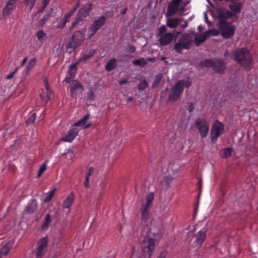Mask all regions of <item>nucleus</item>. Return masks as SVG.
Returning a JSON list of instances; mask_svg holds the SVG:
<instances>
[{
  "label": "nucleus",
  "instance_id": "ddd939ff",
  "mask_svg": "<svg viewBox=\"0 0 258 258\" xmlns=\"http://www.w3.org/2000/svg\"><path fill=\"white\" fill-rule=\"evenodd\" d=\"M92 9V4L87 3L79 10L78 17L79 19H83L86 17L90 12Z\"/></svg>",
  "mask_w": 258,
  "mask_h": 258
},
{
  "label": "nucleus",
  "instance_id": "dca6fc26",
  "mask_svg": "<svg viewBox=\"0 0 258 258\" xmlns=\"http://www.w3.org/2000/svg\"><path fill=\"white\" fill-rule=\"evenodd\" d=\"M154 199V194L151 192L146 196L145 202L143 203L141 210H148Z\"/></svg>",
  "mask_w": 258,
  "mask_h": 258
},
{
  "label": "nucleus",
  "instance_id": "bf43d9fd",
  "mask_svg": "<svg viewBox=\"0 0 258 258\" xmlns=\"http://www.w3.org/2000/svg\"><path fill=\"white\" fill-rule=\"evenodd\" d=\"M43 249L37 248V251L36 252V256L42 257L43 256Z\"/></svg>",
  "mask_w": 258,
  "mask_h": 258
},
{
  "label": "nucleus",
  "instance_id": "e433bc0d",
  "mask_svg": "<svg viewBox=\"0 0 258 258\" xmlns=\"http://www.w3.org/2000/svg\"><path fill=\"white\" fill-rule=\"evenodd\" d=\"M133 63L135 66L143 67L146 66L147 62L143 58H141V59L134 60L133 61Z\"/></svg>",
  "mask_w": 258,
  "mask_h": 258
},
{
  "label": "nucleus",
  "instance_id": "5fc2aeb1",
  "mask_svg": "<svg viewBox=\"0 0 258 258\" xmlns=\"http://www.w3.org/2000/svg\"><path fill=\"white\" fill-rule=\"evenodd\" d=\"M76 8H75L73 10H72L71 12L68 13V14H66L64 18L68 20V19L72 16V15L76 11Z\"/></svg>",
  "mask_w": 258,
  "mask_h": 258
},
{
  "label": "nucleus",
  "instance_id": "f257e3e1",
  "mask_svg": "<svg viewBox=\"0 0 258 258\" xmlns=\"http://www.w3.org/2000/svg\"><path fill=\"white\" fill-rule=\"evenodd\" d=\"M229 55L245 70H250L252 69L253 66L252 56L249 50L246 48L237 49L231 53H229L228 51L226 50L224 56L227 57Z\"/></svg>",
  "mask_w": 258,
  "mask_h": 258
},
{
  "label": "nucleus",
  "instance_id": "aec40b11",
  "mask_svg": "<svg viewBox=\"0 0 258 258\" xmlns=\"http://www.w3.org/2000/svg\"><path fill=\"white\" fill-rule=\"evenodd\" d=\"M179 5L171 2L168 4L167 9V14L169 16H173L177 12Z\"/></svg>",
  "mask_w": 258,
  "mask_h": 258
},
{
  "label": "nucleus",
  "instance_id": "4468645a",
  "mask_svg": "<svg viewBox=\"0 0 258 258\" xmlns=\"http://www.w3.org/2000/svg\"><path fill=\"white\" fill-rule=\"evenodd\" d=\"M174 35L172 33H167L160 36L159 39L160 44L162 46L167 45L170 43L173 39Z\"/></svg>",
  "mask_w": 258,
  "mask_h": 258
},
{
  "label": "nucleus",
  "instance_id": "1a4fd4ad",
  "mask_svg": "<svg viewBox=\"0 0 258 258\" xmlns=\"http://www.w3.org/2000/svg\"><path fill=\"white\" fill-rule=\"evenodd\" d=\"M106 20V17L101 16L93 22L88 29V35L89 38L92 37L97 31L104 25Z\"/></svg>",
  "mask_w": 258,
  "mask_h": 258
},
{
  "label": "nucleus",
  "instance_id": "3c124183",
  "mask_svg": "<svg viewBox=\"0 0 258 258\" xmlns=\"http://www.w3.org/2000/svg\"><path fill=\"white\" fill-rule=\"evenodd\" d=\"M167 253V251L164 250L160 252L159 255L157 258H165Z\"/></svg>",
  "mask_w": 258,
  "mask_h": 258
},
{
  "label": "nucleus",
  "instance_id": "052dcab7",
  "mask_svg": "<svg viewBox=\"0 0 258 258\" xmlns=\"http://www.w3.org/2000/svg\"><path fill=\"white\" fill-rule=\"evenodd\" d=\"M89 177H86L85 181H84V186L88 188L89 187Z\"/></svg>",
  "mask_w": 258,
  "mask_h": 258
},
{
  "label": "nucleus",
  "instance_id": "c756f323",
  "mask_svg": "<svg viewBox=\"0 0 258 258\" xmlns=\"http://www.w3.org/2000/svg\"><path fill=\"white\" fill-rule=\"evenodd\" d=\"M178 25V19L171 18L167 20V25L170 28H175Z\"/></svg>",
  "mask_w": 258,
  "mask_h": 258
},
{
  "label": "nucleus",
  "instance_id": "a19ab883",
  "mask_svg": "<svg viewBox=\"0 0 258 258\" xmlns=\"http://www.w3.org/2000/svg\"><path fill=\"white\" fill-rule=\"evenodd\" d=\"M35 0H23L25 5L30 6V11H31L35 4Z\"/></svg>",
  "mask_w": 258,
  "mask_h": 258
},
{
  "label": "nucleus",
  "instance_id": "b1692460",
  "mask_svg": "<svg viewBox=\"0 0 258 258\" xmlns=\"http://www.w3.org/2000/svg\"><path fill=\"white\" fill-rule=\"evenodd\" d=\"M36 61L37 59L35 57L30 60L25 69V72L27 75H28L30 72L32 70L36 63Z\"/></svg>",
  "mask_w": 258,
  "mask_h": 258
},
{
  "label": "nucleus",
  "instance_id": "2f4dec72",
  "mask_svg": "<svg viewBox=\"0 0 258 258\" xmlns=\"http://www.w3.org/2000/svg\"><path fill=\"white\" fill-rule=\"evenodd\" d=\"M183 49H188V48L185 45L182 44L179 41L174 44V50L176 52L180 53Z\"/></svg>",
  "mask_w": 258,
  "mask_h": 258
},
{
  "label": "nucleus",
  "instance_id": "c9c22d12",
  "mask_svg": "<svg viewBox=\"0 0 258 258\" xmlns=\"http://www.w3.org/2000/svg\"><path fill=\"white\" fill-rule=\"evenodd\" d=\"M37 205V203L36 200L32 199L28 203L26 210H36Z\"/></svg>",
  "mask_w": 258,
  "mask_h": 258
},
{
  "label": "nucleus",
  "instance_id": "9b49d317",
  "mask_svg": "<svg viewBox=\"0 0 258 258\" xmlns=\"http://www.w3.org/2000/svg\"><path fill=\"white\" fill-rule=\"evenodd\" d=\"M18 0H8L3 8L2 15L4 17L10 16L16 9Z\"/></svg>",
  "mask_w": 258,
  "mask_h": 258
},
{
  "label": "nucleus",
  "instance_id": "412c9836",
  "mask_svg": "<svg viewBox=\"0 0 258 258\" xmlns=\"http://www.w3.org/2000/svg\"><path fill=\"white\" fill-rule=\"evenodd\" d=\"M51 95V92L48 86L47 85L46 86V92L44 94H40V97L41 98L42 101L43 103L46 104L47 103L50 99Z\"/></svg>",
  "mask_w": 258,
  "mask_h": 258
},
{
  "label": "nucleus",
  "instance_id": "6ab92c4d",
  "mask_svg": "<svg viewBox=\"0 0 258 258\" xmlns=\"http://www.w3.org/2000/svg\"><path fill=\"white\" fill-rule=\"evenodd\" d=\"M194 237H196L195 242L197 245H202L206 238V233L205 231H200L194 234Z\"/></svg>",
  "mask_w": 258,
  "mask_h": 258
},
{
  "label": "nucleus",
  "instance_id": "4be33fe9",
  "mask_svg": "<svg viewBox=\"0 0 258 258\" xmlns=\"http://www.w3.org/2000/svg\"><path fill=\"white\" fill-rule=\"evenodd\" d=\"M173 180V178L171 176H166L161 181V184L162 188L164 189L167 190L170 187V184Z\"/></svg>",
  "mask_w": 258,
  "mask_h": 258
},
{
  "label": "nucleus",
  "instance_id": "37998d69",
  "mask_svg": "<svg viewBox=\"0 0 258 258\" xmlns=\"http://www.w3.org/2000/svg\"><path fill=\"white\" fill-rule=\"evenodd\" d=\"M46 165L45 163H43L40 167L38 171V173L37 175V178H39L41 175L43 174V173L46 170Z\"/></svg>",
  "mask_w": 258,
  "mask_h": 258
},
{
  "label": "nucleus",
  "instance_id": "de8ad7c7",
  "mask_svg": "<svg viewBox=\"0 0 258 258\" xmlns=\"http://www.w3.org/2000/svg\"><path fill=\"white\" fill-rule=\"evenodd\" d=\"M48 20L49 19L46 16L44 15L43 18L39 21V26L42 27Z\"/></svg>",
  "mask_w": 258,
  "mask_h": 258
},
{
  "label": "nucleus",
  "instance_id": "c03bdc74",
  "mask_svg": "<svg viewBox=\"0 0 258 258\" xmlns=\"http://www.w3.org/2000/svg\"><path fill=\"white\" fill-rule=\"evenodd\" d=\"M36 115L35 113H33L32 114H31L28 119L26 120V123L27 124H31L33 123L36 119Z\"/></svg>",
  "mask_w": 258,
  "mask_h": 258
},
{
  "label": "nucleus",
  "instance_id": "2eb2a0df",
  "mask_svg": "<svg viewBox=\"0 0 258 258\" xmlns=\"http://www.w3.org/2000/svg\"><path fill=\"white\" fill-rule=\"evenodd\" d=\"M180 42L185 45L188 49L190 47L192 43V40L190 38L189 35L187 33H184L182 34L178 40Z\"/></svg>",
  "mask_w": 258,
  "mask_h": 258
},
{
  "label": "nucleus",
  "instance_id": "cd10ccee",
  "mask_svg": "<svg viewBox=\"0 0 258 258\" xmlns=\"http://www.w3.org/2000/svg\"><path fill=\"white\" fill-rule=\"evenodd\" d=\"M56 188L55 187H52L46 194L45 198L43 201L44 203H48L52 199L54 194H55Z\"/></svg>",
  "mask_w": 258,
  "mask_h": 258
},
{
  "label": "nucleus",
  "instance_id": "6e6552de",
  "mask_svg": "<svg viewBox=\"0 0 258 258\" xmlns=\"http://www.w3.org/2000/svg\"><path fill=\"white\" fill-rule=\"evenodd\" d=\"M84 40V33L80 31H76L71 41H70L67 46V49L69 48L74 49L79 46Z\"/></svg>",
  "mask_w": 258,
  "mask_h": 258
},
{
  "label": "nucleus",
  "instance_id": "72a5a7b5",
  "mask_svg": "<svg viewBox=\"0 0 258 258\" xmlns=\"http://www.w3.org/2000/svg\"><path fill=\"white\" fill-rule=\"evenodd\" d=\"M51 222L50 215L48 214L44 218V221L41 226V229L45 230L47 229Z\"/></svg>",
  "mask_w": 258,
  "mask_h": 258
},
{
  "label": "nucleus",
  "instance_id": "864d4df0",
  "mask_svg": "<svg viewBox=\"0 0 258 258\" xmlns=\"http://www.w3.org/2000/svg\"><path fill=\"white\" fill-rule=\"evenodd\" d=\"M75 77L70 76L69 77H66L64 80V81H65L67 83H71L74 81L75 80H73L74 78Z\"/></svg>",
  "mask_w": 258,
  "mask_h": 258
},
{
  "label": "nucleus",
  "instance_id": "4d7b16f0",
  "mask_svg": "<svg viewBox=\"0 0 258 258\" xmlns=\"http://www.w3.org/2000/svg\"><path fill=\"white\" fill-rule=\"evenodd\" d=\"M136 51V47L133 45H130L128 46V51L130 53H134Z\"/></svg>",
  "mask_w": 258,
  "mask_h": 258
},
{
  "label": "nucleus",
  "instance_id": "4c0bfd02",
  "mask_svg": "<svg viewBox=\"0 0 258 258\" xmlns=\"http://www.w3.org/2000/svg\"><path fill=\"white\" fill-rule=\"evenodd\" d=\"M9 242L7 243L0 250V254L7 255L10 251Z\"/></svg>",
  "mask_w": 258,
  "mask_h": 258
},
{
  "label": "nucleus",
  "instance_id": "f704fd0d",
  "mask_svg": "<svg viewBox=\"0 0 258 258\" xmlns=\"http://www.w3.org/2000/svg\"><path fill=\"white\" fill-rule=\"evenodd\" d=\"M78 64V62H77L74 64H72L68 71V74L72 77H75L76 76V74L77 72V68L76 66Z\"/></svg>",
  "mask_w": 258,
  "mask_h": 258
},
{
  "label": "nucleus",
  "instance_id": "7c9ffc66",
  "mask_svg": "<svg viewBox=\"0 0 258 258\" xmlns=\"http://www.w3.org/2000/svg\"><path fill=\"white\" fill-rule=\"evenodd\" d=\"M229 8L234 13H239L241 11V4L239 3H233L229 5Z\"/></svg>",
  "mask_w": 258,
  "mask_h": 258
},
{
  "label": "nucleus",
  "instance_id": "0e129e2a",
  "mask_svg": "<svg viewBox=\"0 0 258 258\" xmlns=\"http://www.w3.org/2000/svg\"><path fill=\"white\" fill-rule=\"evenodd\" d=\"M80 19L77 17L76 20L74 21L72 24L71 28H73L75 26H76L78 23Z\"/></svg>",
  "mask_w": 258,
  "mask_h": 258
},
{
  "label": "nucleus",
  "instance_id": "13d9d810",
  "mask_svg": "<svg viewBox=\"0 0 258 258\" xmlns=\"http://www.w3.org/2000/svg\"><path fill=\"white\" fill-rule=\"evenodd\" d=\"M53 12V9H50L49 11H48L46 14L44 15L45 16H46L48 19L50 17L51 15L52 14Z\"/></svg>",
  "mask_w": 258,
  "mask_h": 258
},
{
  "label": "nucleus",
  "instance_id": "69168bd1",
  "mask_svg": "<svg viewBox=\"0 0 258 258\" xmlns=\"http://www.w3.org/2000/svg\"><path fill=\"white\" fill-rule=\"evenodd\" d=\"M80 19L77 17L76 20L74 21L72 24L71 28H73L75 26H76L78 23Z\"/></svg>",
  "mask_w": 258,
  "mask_h": 258
},
{
  "label": "nucleus",
  "instance_id": "e2e57ef3",
  "mask_svg": "<svg viewBox=\"0 0 258 258\" xmlns=\"http://www.w3.org/2000/svg\"><path fill=\"white\" fill-rule=\"evenodd\" d=\"M80 19L77 17L76 20L74 21L72 24L71 28H73L75 26H76L78 23Z\"/></svg>",
  "mask_w": 258,
  "mask_h": 258
},
{
  "label": "nucleus",
  "instance_id": "6e6d98bb",
  "mask_svg": "<svg viewBox=\"0 0 258 258\" xmlns=\"http://www.w3.org/2000/svg\"><path fill=\"white\" fill-rule=\"evenodd\" d=\"M67 21H68V20L64 18H63V20L61 23V24L58 25V28H61V29L64 28V26H66V23H67Z\"/></svg>",
  "mask_w": 258,
  "mask_h": 258
},
{
  "label": "nucleus",
  "instance_id": "9d476101",
  "mask_svg": "<svg viewBox=\"0 0 258 258\" xmlns=\"http://www.w3.org/2000/svg\"><path fill=\"white\" fill-rule=\"evenodd\" d=\"M84 86L82 84L79 83L77 80H75L70 84V92L71 96L72 98H76L77 97L81 94L84 90Z\"/></svg>",
  "mask_w": 258,
  "mask_h": 258
},
{
  "label": "nucleus",
  "instance_id": "a878e982",
  "mask_svg": "<svg viewBox=\"0 0 258 258\" xmlns=\"http://www.w3.org/2000/svg\"><path fill=\"white\" fill-rule=\"evenodd\" d=\"M116 59L113 58L109 60L105 65V70L107 71H111L116 67Z\"/></svg>",
  "mask_w": 258,
  "mask_h": 258
},
{
  "label": "nucleus",
  "instance_id": "c85d7f7f",
  "mask_svg": "<svg viewBox=\"0 0 258 258\" xmlns=\"http://www.w3.org/2000/svg\"><path fill=\"white\" fill-rule=\"evenodd\" d=\"M231 153L232 149L230 148H227L221 150L219 153L221 157L226 159L231 156Z\"/></svg>",
  "mask_w": 258,
  "mask_h": 258
},
{
  "label": "nucleus",
  "instance_id": "680f3d73",
  "mask_svg": "<svg viewBox=\"0 0 258 258\" xmlns=\"http://www.w3.org/2000/svg\"><path fill=\"white\" fill-rule=\"evenodd\" d=\"M16 71H17V70H15L14 71H13V72L12 73H11L10 74H9V75H8V76L6 77V79H8V80L12 79V78L13 77V76H14V75L15 73H16Z\"/></svg>",
  "mask_w": 258,
  "mask_h": 258
},
{
  "label": "nucleus",
  "instance_id": "f3484780",
  "mask_svg": "<svg viewBox=\"0 0 258 258\" xmlns=\"http://www.w3.org/2000/svg\"><path fill=\"white\" fill-rule=\"evenodd\" d=\"M217 14L219 20H224L231 18L233 16V14L227 10L219 9L217 11Z\"/></svg>",
  "mask_w": 258,
  "mask_h": 258
},
{
  "label": "nucleus",
  "instance_id": "5701e85b",
  "mask_svg": "<svg viewBox=\"0 0 258 258\" xmlns=\"http://www.w3.org/2000/svg\"><path fill=\"white\" fill-rule=\"evenodd\" d=\"M96 53V50L92 49L87 54L82 52L80 58V61H86L92 57Z\"/></svg>",
  "mask_w": 258,
  "mask_h": 258
},
{
  "label": "nucleus",
  "instance_id": "603ef678",
  "mask_svg": "<svg viewBox=\"0 0 258 258\" xmlns=\"http://www.w3.org/2000/svg\"><path fill=\"white\" fill-rule=\"evenodd\" d=\"M94 171V168L93 167H90L88 169V170L86 173V177L90 178V176L93 174Z\"/></svg>",
  "mask_w": 258,
  "mask_h": 258
},
{
  "label": "nucleus",
  "instance_id": "ea45409f",
  "mask_svg": "<svg viewBox=\"0 0 258 258\" xmlns=\"http://www.w3.org/2000/svg\"><path fill=\"white\" fill-rule=\"evenodd\" d=\"M148 86L147 82L144 80L138 85V88L139 90L143 91L147 88Z\"/></svg>",
  "mask_w": 258,
  "mask_h": 258
},
{
  "label": "nucleus",
  "instance_id": "39448f33",
  "mask_svg": "<svg viewBox=\"0 0 258 258\" xmlns=\"http://www.w3.org/2000/svg\"><path fill=\"white\" fill-rule=\"evenodd\" d=\"M219 28L223 38L229 39L232 37L235 32V27L231 23L224 20H220L219 22Z\"/></svg>",
  "mask_w": 258,
  "mask_h": 258
},
{
  "label": "nucleus",
  "instance_id": "f03ea898",
  "mask_svg": "<svg viewBox=\"0 0 258 258\" xmlns=\"http://www.w3.org/2000/svg\"><path fill=\"white\" fill-rule=\"evenodd\" d=\"M154 229H150V234L144 237L141 244V258H151L155 248V239L152 236L155 237L157 233L153 231Z\"/></svg>",
  "mask_w": 258,
  "mask_h": 258
},
{
  "label": "nucleus",
  "instance_id": "79ce46f5",
  "mask_svg": "<svg viewBox=\"0 0 258 258\" xmlns=\"http://www.w3.org/2000/svg\"><path fill=\"white\" fill-rule=\"evenodd\" d=\"M162 75L160 74L155 77V80L153 84V87L157 86L160 82L162 79Z\"/></svg>",
  "mask_w": 258,
  "mask_h": 258
},
{
  "label": "nucleus",
  "instance_id": "8fccbe9b",
  "mask_svg": "<svg viewBox=\"0 0 258 258\" xmlns=\"http://www.w3.org/2000/svg\"><path fill=\"white\" fill-rule=\"evenodd\" d=\"M88 98L89 100L92 101L94 99V93L92 90H90L88 93Z\"/></svg>",
  "mask_w": 258,
  "mask_h": 258
},
{
  "label": "nucleus",
  "instance_id": "338daca9",
  "mask_svg": "<svg viewBox=\"0 0 258 258\" xmlns=\"http://www.w3.org/2000/svg\"><path fill=\"white\" fill-rule=\"evenodd\" d=\"M80 19L77 17L76 20L74 21L72 24L71 28H73L75 26H76L78 23Z\"/></svg>",
  "mask_w": 258,
  "mask_h": 258
},
{
  "label": "nucleus",
  "instance_id": "a18cd8bd",
  "mask_svg": "<svg viewBox=\"0 0 258 258\" xmlns=\"http://www.w3.org/2000/svg\"><path fill=\"white\" fill-rule=\"evenodd\" d=\"M208 37L210 35L216 36L218 35V32L215 29H211L206 32Z\"/></svg>",
  "mask_w": 258,
  "mask_h": 258
},
{
  "label": "nucleus",
  "instance_id": "58836bf2",
  "mask_svg": "<svg viewBox=\"0 0 258 258\" xmlns=\"http://www.w3.org/2000/svg\"><path fill=\"white\" fill-rule=\"evenodd\" d=\"M37 39L39 41L43 42L45 37H46V34L44 33L43 30H40L38 31L36 34Z\"/></svg>",
  "mask_w": 258,
  "mask_h": 258
},
{
  "label": "nucleus",
  "instance_id": "f8f14e48",
  "mask_svg": "<svg viewBox=\"0 0 258 258\" xmlns=\"http://www.w3.org/2000/svg\"><path fill=\"white\" fill-rule=\"evenodd\" d=\"M79 130L77 128H72L69 130L66 134L61 138V141L66 142H72L79 134Z\"/></svg>",
  "mask_w": 258,
  "mask_h": 258
},
{
  "label": "nucleus",
  "instance_id": "49530a36",
  "mask_svg": "<svg viewBox=\"0 0 258 258\" xmlns=\"http://www.w3.org/2000/svg\"><path fill=\"white\" fill-rule=\"evenodd\" d=\"M167 28L166 27L165 25H162L158 29V35L160 36L164 34L165 31H166Z\"/></svg>",
  "mask_w": 258,
  "mask_h": 258
},
{
  "label": "nucleus",
  "instance_id": "393cba45",
  "mask_svg": "<svg viewBox=\"0 0 258 258\" xmlns=\"http://www.w3.org/2000/svg\"><path fill=\"white\" fill-rule=\"evenodd\" d=\"M208 37L206 32L202 35L197 36L195 38V43L196 46H198L200 44L204 42Z\"/></svg>",
  "mask_w": 258,
  "mask_h": 258
},
{
  "label": "nucleus",
  "instance_id": "423d86ee",
  "mask_svg": "<svg viewBox=\"0 0 258 258\" xmlns=\"http://www.w3.org/2000/svg\"><path fill=\"white\" fill-rule=\"evenodd\" d=\"M224 131V125L223 123L215 121L211 130V140L213 143L217 142L218 138L222 135Z\"/></svg>",
  "mask_w": 258,
  "mask_h": 258
},
{
  "label": "nucleus",
  "instance_id": "a211bd4d",
  "mask_svg": "<svg viewBox=\"0 0 258 258\" xmlns=\"http://www.w3.org/2000/svg\"><path fill=\"white\" fill-rule=\"evenodd\" d=\"M74 198L75 194L73 191H72L63 202L62 205L63 208H70L74 203Z\"/></svg>",
  "mask_w": 258,
  "mask_h": 258
},
{
  "label": "nucleus",
  "instance_id": "20e7f679",
  "mask_svg": "<svg viewBox=\"0 0 258 258\" xmlns=\"http://www.w3.org/2000/svg\"><path fill=\"white\" fill-rule=\"evenodd\" d=\"M199 65L202 67L212 68L215 72L219 74L222 73L226 68L224 62L222 60L218 58L206 59L202 61Z\"/></svg>",
  "mask_w": 258,
  "mask_h": 258
},
{
  "label": "nucleus",
  "instance_id": "bb28decb",
  "mask_svg": "<svg viewBox=\"0 0 258 258\" xmlns=\"http://www.w3.org/2000/svg\"><path fill=\"white\" fill-rule=\"evenodd\" d=\"M90 117V115L89 113H87L86 115H85L83 118L80 119L77 122L73 124L74 126H80L82 128L86 124V122L88 118Z\"/></svg>",
  "mask_w": 258,
  "mask_h": 258
},
{
  "label": "nucleus",
  "instance_id": "09e8293b",
  "mask_svg": "<svg viewBox=\"0 0 258 258\" xmlns=\"http://www.w3.org/2000/svg\"><path fill=\"white\" fill-rule=\"evenodd\" d=\"M149 211H142V216L143 220L147 221L149 217Z\"/></svg>",
  "mask_w": 258,
  "mask_h": 258
},
{
  "label": "nucleus",
  "instance_id": "774afa93",
  "mask_svg": "<svg viewBox=\"0 0 258 258\" xmlns=\"http://www.w3.org/2000/svg\"><path fill=\"white\" fill-rule=\"evenodd\" d=\"M27 59H28L27 57H24V59L22 60V61L21 62V66H23L25 64V63L27 62Z\"/></svg>",
  "mask_w": 258,
  "mask_h": 258
},
{
  "label": "nucleus",
  "instance_id": "7ed1b4c3",
  "mask_svg": "<svg viewBox=\"0 0 258 258\" xmlns=\"http://www.w3.org/2000/svg\"><path fill=\"white\" fill-rule=\"evenodd\" d=\"M191 82L187 80H180L177 81L170 90L168 95L169 101L174 102L181 96L184 88H188L191 86Z\"/></svg>",
  "mask_w": 258,
  "mask_h": 258
},
{
  "label": "nucleus",
  "instance_id": "0eeeda50",
  "mask_svg": "<svg viewBox=\"0 0 258 258\" xmlns=\"http://www.w3.org/2000/svg\"><path fill=\"white\" fill-rule=\"evenodd\" d=\"M195 125L202 138H204L207 136L209 130V124L205 119L198 118L195 122Z\"/></svg>",
  "mask_w": 258,
  "mask_h": 258
},
{
  "label": "nucleus",
  "instance_id": "473e14b6",
  "mask_svg": "<svg viewBox=\"0 0 258 258\" xmlns=\"http://www.w3.org/2000/svg\"><path fill=\"white\" fill-rule=\"evenodd\" d=\"M48 241V237L47 236L41 238L38 242V246L37 248L43 250V249L47 246Z\"/></svg>",
  "mask_w": 258,
  "mask_h": 258
}]
</instances>
